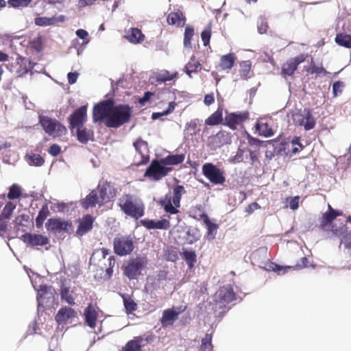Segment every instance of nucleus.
I'll return each mask as SVG.
<instances>
[{
	"label": "nucleus",
	"mask_w": 351,
	"mask_h": 351,
	"mask_svg": "<svg viewBox=\"0 0 351 351\" xmlns=\"http://www.w3.org/2000/svg\"><path fill=\"white\" fill-rule=\"evenodd\" d=\"M132 115V109L128 105L113 106L112 113L106 122L108 128H117L128 122Z\"/></svg>",
	"instance_id": "nucleus-1"
},
{
	"label": "nucleus",
	"mask_w": 351,
	"mask_h": 351,
	"mask_svg": "<svg viewBox=\"0 0 351 351\" xmlns=\"http://www.w3.org/2000/svg\"><path fill=\"white\" fill-rule=\"evenodd\" d=\"M119 206L121 210L128 215L138 219L143 214L142 202L130 195H125L119 199Z\"/></svg>",
	"instance_id": "nucleus-3"
},
{
	"label": "nucleus",
	"mask_w": 351,
	"mask_h": 351,
	"mask_svg": "<svg viewBox=\"0 0 351 351\" xmlns=\"http://www.w3.org/2000/svg\"><path fill=\"white\" fill-rule=\"evenodd\" d=\"M125 38L132 44H138L145 39V36L138 28H130L125 34Z\"/></svg>",
	"instance_id": "nucleus-25"
},
{
	"label": "nucleus",
	"mask_w": 351,
	"mask_h": 351,
	"mask_svg": "<svg viewBox=\"0 0 351 351\" xmlns=\"http://www.w3.org/2000/svg\"><path fill=\"white\" fill-rule=\"evenodd\" d=\"M21 191L20 186L17 184H13L10 188V191L8 194V197L10 199H16V198L19 197V196L21 195Z\"/></svg>",
	"instance_id": "nucleus-51"
},
{
	"label": "nucleus",
	"mask_w": 351,
	"mask_h": 351,
	"mask_svg": "<svg viewBox=\"0 0 351 351\" xmlns=\"http://www.w3.org/2000/svg\"><path fill=\"white\" fill-rule=\"evenodd\" d=\"M92 132L87 129L80 128L77 129V139L82 143H87L92 136Z\"/></svg>",
	"instance_id": "nucleus-40"
},
{
	"label": "nucleus",
	"mask_w": 351,
	"mask_h": 351,
	"mask_svg": "<svg viewBox=\"0 0 351 351\" xmlns=\"http://www.w3.org/2000/svg\"><path fill=\"white\" fill-rule=\"evenodd\" d=\"M32 0H9L8 4L14 8L18 7H26L27 6Z\"/></svg>",
	"instance_id": "nucleus-56"
},
{
	"label": "nucleus",
	"mask_w": 351,
	"mask_h": 351,
	"mask_svg": "<svg viewBox=\"0 0 351 351\" xmlns=\"http://www.w3.org/2000/svg\"><path fill=\"white\" fill-rule=\"evenodd\" d=\"M331 232L334 235L341 237V243L348 250L351 255V232H346L343 226L337 228L335 225L332 226Z\"/></svg>",
	"instance_id": "nucleus-19"
},
{
	"label": "nucleus",
	"mask_w": 351,
	"mask_h": 351,
	"mask_svg": "<svg viewBox=\"0 0 351 351\" xmlns=\"http://www.w3.org/2000/svg\"><path fill=\"white\" fill-rule=\"evenodd\" d=\"M29 216L27 215H21L16 217L14 220L15 228L18 230H23V228L27 227L29 224Z\"/></svg>",
	"instance_id": "nucleus-42"
},
{
	"label": "nucleus",
	"mask_w": 351,
	"mask_h": 351,
	"mask_svg": "<svg viewBox=\"0 0 351 351\" xmlns=\"http://www.w3.org/2000/svg\"><path fill=\"white\" fill-rule=\"evenodd\" d=\"M115 263L114 258L112 256L108 255L106 258V261L103 263L104 269L106 270V272L109 274L110 273L112 272V267H114Z\"/></svg>",
	"instance_id": "nucleus-53"
},
{
	"label": "nucleus",
	"mask_w": 351,
	"mask_h": 351,
	"mask_svg": "<svg viewBox=\"0 0 351 351\" xmlns=\"http://www.w3.org/2000/svg\"><path fill=\"white\" fill-rule=\"evenodd\" d=\"M75 311L70 307L60 308L56 315V320L59 324H64L66 322L76 317Z\"/></svg>",
	"instance_id": "nucleus-24"
},
{
	"label": "nucleus",
	"mask_w": 351,
	"mask_h": 351,
	"mask_svg": "<svg viewBox=\"0 0 351 351\" xmlns=\"http://www.w3.org/2000/svg\"><path fill=\"white\" fill-rule=\"evenodd\" d=\"M197 231L195 229L189 230L187 232V237L186 239L187 243H193L195 242L197 239Z\"/></svg>",
	"instance_id": "nucleus-58"
},
{
	"label": "nucleus",
	"mask_w": 351,
	"mask_h": 351,
	"mask_svg": "<svg viewBox=\"0 0 351 351\" xmlns=\"http://www.w3.org/2000/svg\"><path fill=\"white\" fill-rule=\"evenodd\" d=\"M176 106V104L175 102H169L167 110L162 111V112H154L152 114V119L156 120L162 116H167L171 114L174 110Z\"/></svg>",
	"instance_id": "nucleus-46"
},
{
	"label": "nucleus",
	"mask_w": 351,
	"mask_h": 351,
	"mask_svg": "<svg viewBox=\"0 0 351 351\" xmlns=\"http://www.w3.org/2000/svg\"><path fill=\"white\" fill-rule=\"evenodd\" d=\"M343 88V83L340 81L335 82L332 85V92L334 95L336 97L339 94H341Z\"/></svg>",
	"instance_id": "nucleus-59"
},
{
	"label": "nucleus",
	"mask_w": 351,
	"mask_h": 351,
	"mask_svg": "<svg viewBox=\"0 0 351 351\" xmlns=\"http://www.w3.org/2000/svg\"><path fill=\"white\" fill-rule=\"evenodd\" d=\"M141 223L147 229L167 230L170 228V221L165 216L158 220H142Z\"/></svg>",
	"instance_id": "nucleus-20"
},
{
	"label": "nucleus",
	"mask_w": 351,
	"mask_h": 351,
	"mask_svg": "<svg viewBox=\"0 0 351 351\" xmlns=\"http://www.w3.org/2000/svg\"><path fill=\"white\" fill-rule=\"evenodd\" d=\"M299 200H300V197L299 196H295L293 197H289L287 199V203L289 204V207L291 209V210H296L298 209V206H299Z\"/></svg>",
	"instance_id": "nucleus-57"
},
{
	"label": "nucleus",
	"mask_w": 351,
	"mask_h": 351,
	"mask_svg": "<svg viewBox=\"0 0 351 351\" xmlns=\"http://www.w3.org/2000/svg\"><path fill=\"white\" fill-rule=\"evenodd\" d=\"M304 59L302 57H296L292 59L289 60L287 62H285L282 68V75L284 77L291 76L293 74L294 71L296 70L299 64L303 62Z\"/></svg>",
	"instance_id": "nucleus-23"
},
{
	"label": "nucleus",
	"mask_w": 351,
	"mask_h": 351,
	"mask_svg": "<svg viewBox=\"0 0 351 351\" xmlns=\"http://www.w3.org/2000/svg\"><path fill=\"white\" fill-rule=\"evenodd\" d=\"M236 59L237 58L234 53H230L223 55L221 57L218 67L221 70H230L233 67Z\"/></svg>",
	"instance_id": "nucleus-29"
},
{
	"label": "nucleus",
	"mask_w": 351,
	"mask_h": 351,
	"mask_svg": "<svg viewBox=\"0 0 351 351\" xmlns=\"http://www.w3.org/2000/svg\"><path fill=\"white\" fill-rule=\"evenodd\" d=\"M147 264L145 257H136L130 259L124 267V274L130 279L136 278Z\"/></svg>",
	"instance_id": "nucleus-6"
},
{
	"label": "nucleus",
	"mask_w": 351,
	"mask_h": 351,
	"mask_svg": "<svg viewBox=\"0 0 351 351\" xmlns=\"http://www.w3.org/2000/svg\"><path fill=\"white\" fill-rule=\"evenodd\" d=\"M94 218L90 215H86L82 218L79 219V226L76 231L78 236H83L93 228V223Z\"/></svg>",
	"instance_id": "nucleus-22"
},
{
	"label": "nucleus",
	"mask_w": 351,
	"mask_h": 351,
	"mask_svg": "<svg viewBox=\"0 0 351 351\" xmlns=\"http://www.w3.org/2000/svg\"><path fill=\"white\" fill-rule=\"evenodd\" d=\"M252 67V62L250 60L242 61L240 63L239 74L242 79L250 77V73Z\"/></svg>",
	"instance_id": "nucleus-37"
},
{
	"label": "nucleus",
	"mask_w": 351,
	"mask_h": 351,
	"mask_svg": "<svg viewBox=\"0 0 351 351\" xmlns=\"http://www.w3.org/2000/svg\"><path fill=\"white\" fill-rule=\"evenodd\" d=\"M46 226L49 230L60 233L69 232L71 229V222L60 219H49Z\"/></svg>",
	"instance_id": "nucleus-14"
},
{
	"label": "nucleus",
	"mask_w": 351,
	"mask_h": 351,
	"mask_svg": "<svg viewBox=\"0 0 351 351\" xmlns=\"http://www.w3.org/2000/svg\"><path fill=\"white\" fill-rule=\"evenodd\" d=\"M256 130L265 137H270L274 134L272 130L269 128L267 123L258 122L256 124Z\"/></svg>",
	"instance_id": "nucleus-43"
},
{
	"label": "nucleus",
	"mask_w": 351,
	"mask_h": 351,
	"mask_svg": "<svg viewBox=\"0 0 351 351\" xmlns=\"http://www.w3.org/2000/svg\"><path fill=\"white\" fill-rule=\"evenodd\" d=\"M114 100L108 99L104 100L93 108V121L94 122H101L105 120L106 122L107 119L109 118L112 113V108L114 106Z\"/></svg>",
	"instance_id": "nucleus-5"
},
{
	"label": "nucleus",
	"mask_w": 351,
	"mask_h": 351,
	"mask_svg": "<svg viewBox=\"0 0 351 351\" xmlns=\"http://www.w3.org/2000/svg\"><path fill=\"white\" fill-rule=\"evenodd\" d=\"M200 66V63L195 60V56H192L190 61L184 66V71L190 77H191V73L197 72Z\"/></svg>",
	"instance_id": "nucleus-36"
},
{
	"label": "nucleus",
	"mask_w": 351,
	"mask_h": 351,
	"mask_svg": "<svg viewBox=\"0 0 351 351\" xmlns=\"http://www.w3.org/2000/svg\"><path fill=\"white\" fill-rule=\"evenodd\" d=\"M123 304L128 313H132L136 309V304L129 295H123Z\"/></svg>",
	"instance_id": "nucleus-45"
},
{
	"label": "nucleus",
	"mask_w": 351,
	"mask_h": 351,
	"mask_svg": "<svg viewBox=\"0 0 351 351\" xmlns=\"http://www.w3.org/2000/svg\"><path fill=\"white\" fill-rule=\"evenodd\" d=\"M82 204L87 209L96 205L101 206L103 203L99 197L98 192L93 190L86 197Z\"/></svg>",
	"instance_id": "nucleus-27"
},
{
	"label": "nucleus",
	"mask_w": 351,
	"mask_h": 351,
	"mask_svg": "<svg viewBox=\"0 0 351 351\" xmlns=\"http://www.w3.org/2000/svg\"><path fill=\"white\" fill-rule=\"evenodd\" d=\"M61 298L62 300H64L69 304H74V298L70 293V291L68 288L62 287L61 289Z\"/></svg>",
	"instance_id": "nucleus-52"
},
{
	"label": "nucleus",
	"mask_w": 351,
	"mask_h": 351,
	"mask_svg": "<svg viewBox=\"0 0 351 351\" xmlns=\"http://www.w3.org/2000/svg\"><path fill=\"white\" fill-rule=\"evenodd\" d=\"M243 120V116L241 114L230 113L225 118V124L232 130H235L239 124Z\"/></svg>",
	"instance_id": "nucleus-32"
},
{
	"label": "nucleus",
	"mask_w": 351,
	"mask_h": 351,
	"mask_svg": "<svg viewBox=\"0 0 351 351\" xmlns=\"http://www.w3.org/2000/svg\"><path fill=\"white\" fill-rule=\"evenodd\" d=\"M60 151L61 147L58 145L53 144L49 149V153L53 156H56L60 153Z\"/></svg>",
	"instance_id": "nucleus-63"
},
{
	"label": "nucleus",
	"mask_w": 351,
	"mask_h": 351,
	"mask_svg": "<svg viewBox=\"0 0 351 351\" xmlns=\"http://www.w3.org/2000/svg\"><path fill=\"white\" fill-rule=\"evenodd\" d=\"M32 47L38 52L42 50V43L41 40L40 38H37L36 39H34L31 42Z\"/></svg>",
	"instance_id": "nucleus-64"
},
{
	"label": "nucleus",
	"mask_w": 351,
	"mask_h": 351,
	"mask_svg": "<svg viewBox=\"0 0 351 351\" xmlns=\"http://www.w3.org/2000/svg\"><path fill=\"white\" fill-rule=\"evenodd\" d=\"M136 151L143 156L147 152V143L142 139H138L134 143Z\"/></svg>",
	"instance_id": "nucleus-47"
},
{
	"label": "nucleus",
	"mask_w": 351,
	"mask_h": 351,
	"mask_svg": "<svg viewBox=\"0 0 351 351\" xmlns=\"http://www.w3.org/2000/svg\"><path fill=\"white\" fill-rule=\"evenodd\" d=\"M208 141V145L213 149H215L225 144L229 143L230 141V138L228 132L220 131L216 135L210 136Z\"/></svg>",
	"instance_id": "nucleus-17"
},
{
	"label": "nucleus",
	"mask_w": 351,
	"mask_h": 351,
	"mask_svg": "<svg viewBox=\"0 0 351 351\" xmlns=\"http://www.w3.org/2000/svg\"><path fill=\"white\" fill-rule=\"evenodd\" d=\"M108 255L109 251L107 249L95 250L90 258V263L104 269L103 263L106 261V258Z\"/></svg>",
	"instance_id": "nucleus-21"
},
{
	"label": "nucleus",
	"mask_w": 351,
	"mask_h": 351,
	"mask_svg": "<svg viewBox=\"0 0 351 351\" xmlns=\"http://www.w3.org/2000/svg\"><path fill=\"white\" fill-rule=\"evenodd\" d=\"M243 150L239 149L237 154L230 159V162L233 163L240 162L243 160Z\"/></svg>",
	"instance_id": "nucleus-61"
},
{
	"label": "nucleus",
	"mask_w": 351,
	"mask_h": 351,
	"mask_svg": "<svg viewBox=\"0 0 351 351\" xmlns=\"http://www.w3.org/2000/svg\"><path fill=\"white\" fill-rule=\"evenodd\" d=\"M174 216H171L170 215H165L167 219L170 221V227L171 226H176L180 222V218L177 215V214L173 215Z\"/></svg>",
	"instance_id": "nucleus-62"
},
{
	"label": "nucleus",
	"mask_w": 351,
	"mask_h": 351,
	"mask_svg": "<svg viewBox=\"0 0 351 351\" xmlns=\"http://www.w3.org/2000/svg\"><path fill=\"white\" fill-rule=\"evenodd\" d=\"M234 293L231 287L220 288L215 294L214 298L219 308H222L234 300Z\"/></svg>",
	"instance_id": "nucleus-13"
},
{
	"label": "nucleus",
	"mask_w": 351,
	"mask_h": 351,
	"mask_svg": "<svg viewBox=\"0 0 351 351\" xmlns=\"http://www.w3.org/2000/svg\"><path fill=\"white\" fill-rule=\"evenodd\" d=\"M201 351H213L212 337L206 334L202 340Z\"/></svg>",
	"instance_id": "nucleus-49"
},
{
	"label": "nucleus",
	"mask_w": 351,
	"mask_h": 351,
	"mask_svg": "<svg viewBox=\"0 0 351 351\" xmlns=\"http://www.w3.org/2000/svg\"><path fill=\"white\" fill-rule=\"evenodd\" d=\"M84 315L86 324L91 328H94L96 326L97 319V312L96 308L92 305H89L84 310Z\"/></svg>",
	"instance_id": "nucleus-26"
},
{
	"label": "nucleus",
	"mask_w": 351,
	"mask_h": 351,
	"mask_svg": "<svg viewBox=\"0 0 351 351\" xmlns=\"http://www.w3.org/2000/svg\"><path fill=\"white\" fill-rule=\"evenodd\" d=\"M26 162L31 166L40 167L43 165L45 160L39 154L31 153L25 156Z\"/></svg>",
	"instance_id": "nucleus-34"
},
{
	"label": "nucleus",
	"mask_w": 351,
	"mask_h": 351,
	"mask_svg": "<svg viewBox=\"0 0 351 351\" xmlns=\"http://www.w3.org/2000/svg\"><path fill=\"white\" fill-rule=\"evenodd\" d=\"M22 240L31 247L43 246L49 243V239L42 234L25 233L22 236Z\"/></svg>",
	"instance_id": "nucleus-15"
},
{
	"label": "nucleus",
	"mask_w": 351,
	"mask_h": 351,
	"mask_svg": "<svg viewBox=\"0 0 351 351\" xmlns=\"http://www.w3.org/2000/svg\"><path fill=\"white\" fill-rule=\"evenodd\" d=\"M266 269L269 271H273L277 272L278 274H284L287 272L288 270L291 269V267H282L275 264L274 263H268L266 265Z\"/></svg>",
	"instance_id": "nucleus-44"
},
{
	"label": "nucleus",
	"mask_w": 351,
	"mask_h": 351,
	"mask_svg": "<svg viewBox=\"0 0 351 351\" xmlns=\"http://www.w3.org/2000/svg\"><path fill=\"white\" fill-rule=\"evenodd\" d=\"M167 22L169 24L182 27L185 23V18L181 11L177 10L169 14Z\"/></svg>",
	"instance_id": "nucleus-30"
},
{
	"label": "nucleus",
	"mask_w": 351,
	"mask_h": 351,
	"mask_svg": "<svg viewBox=\"0 0 351 351\" xmlns=\"http://www.w3.org/2000/svg\"><path fill=\"white\" fill-rule=\"evenodd\" d=\"M335 42L340 46L351 48V36L339 34L335 38Z\"/></svg>",
	"instance_id": "nucleus-41"
},
{
	"label": "nucleus",
	"mask_w": 351,
	"mask_h": 351,
	"mask_svg": "<svg viewBox=\"0 0 351 351\" xmlns=\"http://www.w3.org/2000/svg\"><path fill=\"white\" fill-rule=\"evenodd\" d=\"M47 211L44 210L43 209L41 210L38 213V215L36 219V222L37 226H40V225L43 224L44 220L45 219V218L47 217Z\"/></svg>",
	"instance_id": "nucleus-60"
},
{
	"label": "nucleus",
	"mask_w": 351,
	"mask_h": 351,
	"mask_svg": "<svg viewBox=\"0 0 351 351\" xmlns=\"http://www.w3.org/2000/svg\"><path fill=\"white\" fill-rule=\"evenodd\" d=\"M38 119L39 123L49 136L55 138L62 137L66 134V127L56 119L39 114Z\"/></svg>",
	"instance_id": "nucleus-2"
},
{
	"label": "nucleus",
	"mask_w": 351,
	"mask_h": 351,
	"mask_svg": "<svg viewBox=\"0 0 351 351\" xmlns=\"http://www.w3.org/2000/svg\"><path fill=\"white\" fill-rule=\"evenodd\" d=\"M185 158L184 154L169 155L165 158H161V162L167 165H177L182 163Z\"/></svg>",
	"instance_id": "nucleus-33"
},
{
	"label": "nucleus",
	"mask_w": 351,
	"mask_h": 351,
	"mask_svg": "<svg viewBox=\"0 0 351 351\" xmlns=\"http://www.w3.org/2000/svg\"><path fill=\"white\" fill-rule=\"evenodd\" d=\"M211 35V26L210 23L202 31L201 34L202 40L204 43V45L206 46L208 45Z\"/></svg>",
	"instance_id": "nucleus-54"
},
{
	"label": "nucleus",
	"mask_w": 351,
	"mask_h": 351,
	"mask_svg": "<svg viewBox=\"0 0 351 351\" xmlns=\"http://www.w3.org/2000/svg\"><path fill=\"white\" fill-rule=\"evenodd\" d=\"M35 24L38 26H48L54 25L53 17H37L35 19Z\"/></svg>",
	"instance_id": "nucleus-50"
},
{
	"label": "nucleus",
	"mask_w": 351,
	"mask_h": 351,
	"mask_svg": "<svg viewBox=\"0 0 351 351\" xmlns=\"http://www.w3.org/2000/svg\"><path fill=\"white\" fill-rule=\"evenodd\" d=\"M142 339L138 337L128 341L123 351H141Z\"/></svg>",
	"instance_id": "nucleus-35"
},
{
	"label": "nucleus",
	"mask_w": 351,
	"mask_h": 351,
	"mask_svg": "<svg viewBox=\"0 0 351 351\" xmlns=\"http://www.w3.org/2000/svg\"><path fill=\"white\" fill-rule=\"evenodd\" d=\"M293 119L295 125L303 126L306 130H310L315 125V119L306 109H304L302 113L293 114Z\"/></svg>",
	"instance_id": "nucleus-11"
},
{
	"label": "nucleus",
	"mask_w": 351,
	"mask_h": 351,
	"mask_svg": "<svg viewBox=\"0 0 351 351\" xmlns=\"http://www.w3.org/2000/svg\"><path fill=\"white\" fill-rule=\"evenodd\" d=\"M86 106H83L75 110L70 117L69 121L72 128H82L86 117Z\"/></svg>",
	"instance_id": "nucleus-16"
},
{
	"label": "nucleus",
	"mask_w": 351,
	"mask_h": 351,
	"mask_svg": "<svg viewBox=\"0 0 351 351\" xmlns=\"http://www.w3.org/2000/svg\"><path fill=\"white\" fill-rule=\"evenodd\" d=\"M204 176L215 184H222L226 179L223 171L212 163H206L202 166Z\"/></svg>",
	"instance_id": "nucleus-9"
},
{
	"label": "nucleus",
	"mask_w": 351,
	"mask_h": 351,
	"mask_svg": "<svg viewBox=\"0 0 351 351\" xmlns=\"http://www.w3.org/2000/svg\"><path fill=\"white\" fill-rule=\"evenodd\" d=\"M133 239L130 235L115 238L113 243L115 253L121 256L130 254L134 250Z\"/></svg>",
	"instance_id": "nucleus-7"
},
{
	"label": "nucleus",
	"mask_w": 351,
	"mask_h": 351,
	"mask_svg": "<svg viewBox=\"0 0 351 351\" xmlns=\"http://www.w3.org/2000/svg\"><path fill=\"white\" fill-rule=\"evenodd\" d=\"M56 291L52 287L46 285L40 286L38 290L37 301L38 308L40 310L42 306L47 303H51L55 299Z\"/></svg>",
	"instance_id": "nucleus-12"
},
{
	"label": "nucleus",
	"mask_w": 351,
	"mask_h": 351,
	"mask_svg": "<svg viewBox=\"0 0 351 351\" xmlns=\"http://www.w3.org/2000/svg\"><path fill=\"white\" fill-rule=\"evenodd\" d=\"M171 169V168L167 167L165 165L162 164L161 159L160 160H154L147 167L145 173V176L153 180H159L167 176Z\"/></svg>",
	"instance_id": "nucleus-8"
},
{
	"label": "nucleus",
	"mask_w": 351,
	"mask_h": 351,
	"mask_svg": "<svg viewBox=\"0 0 351 351\" xmlns=\"http://www.w3.org/2000/svg\"><path fill=\"white\" fill-rule=\"evenodd\" d=\"M201 218L203 219L204 223L206 226V228L208 230L207 239L208 240H213L215 238V235L217 234V225L215 223L211 222L208 217L205 214L202 215Z\"/></svg>",
	"instance_id": "nucleus-31"
},
{
	"label": "nucleus",
	"mask_w": 351,
	"mask_h": 351,
	"mask_svg": "<svg viewBox=\"0 0 351 351\" xmlns=\"http://www.w3.org/2000/svg\"><path fill=\"white\" fill-rule=\"evenodd\" d=\"M96 191L98 192L99 197L102 203L109 201L110 198L116 195L114 189L108 182L99 184Z\"/></svg>",
	"instance_id": "nucleus-18"
},
{
	"label": "nucleus",
	"mask_w": 351,
	"mask_h": 351,
	"mask_svg": "<svg viewBox=\"0 0 351 351\" xmlns=\"http://www.w3.org/2000/svg\"><path fill=\"white\" fill-rule=\"evenodd\" d=\"M186 193L184 187L181 185H177L173 188V195L172 199H166L162 202V206L165 210L170 215H176L179 213L177 208L180 206V199L182 196Z\"/></svg>",
	"instance_id": "nucleus-4"
},
{
	"label": "nucleus",
	"mask_w": 351,
	"mask_h": 351,
	"mask_svg": "<svg viewBox=\"0 0 351 351\" xmlns=\"http://www.w3.org/2000/svg\"><path fill=\"white\" fill-rule=\"evenodd\" d=\"M341 215V213L333 209L331 206L328 205V210L323 214L320 225L323 228H325L329 223H330L337 216Z\"/></svg>",
	"instance_id": "nucleus-28"
},
{
	"label": "nucleus",
	"mask_w": 351,
	"mask_h": 351,
	"mask_svg": "<svg viewBox=\"0 0 351 351\" xmlns=\"http://www.w3.org/2000/svg\"><path fill=\"white\" fill-rule=\"evenodd\" d=\"M182 255L189 267L192 268L196 261V254L195 251L188 250L185 248H183Z\"/></svg>",
	"instance_id": "nucleus-39"
},
{
	"label": "nucleus",
	"mask_w": 351,
	"mask_h": 351,
	"mask_svg": "<svg viewBox=\"0 0 351 351\" xmlns=\"http://www.w3.org/2000/svg\"><path fill=\"white\" fill-rule=\"evenodd\" d=\"M186 308V306L181 305L165 310L160 319L162 326L167 328L172 326L178 319V315L184 312Z\"/></svg>",
	"instance_id": "nucleus-10"
},
{
	"label": "nucleus",
	"mask_w": 351,
	"mask_h": 351,
	"mask_svg": "<svg viewBox=\"0 0 351 351\" xmlns=\"http://www.w3.org/2000/svg\"><path fill=\"white\" fill-rule=\"evenodd\" d=\"M194 34V29L190 26H187L185 28L184 36V46L186 48L191 47V40Z\"/></svg>",
	"instance_id": "nucleus-48"
},
{
	"label": "nucleus",
	"mask_w": 351,
	"mask_h": 351,
	"mask_svg": "<svg viewBox=\"0 0 351 351\" xmlns=\"http://www.w3.org/2000/svg\"><path fill=\"white\" fill-rule=\"evenodd\" d=\"M199 124V121L197 119L191 120L186 123V129L190 132L191 134H196L197 126Z\"/></svg>",
	"instance_id": "nucleus-55"
},
{
	"label": "nucleus",
	"mask_w": 351,
	"mask_h": 351,
	"mask_svg": "<svg viewBox=\"0 0 351 351\" xmlns=\"http://www.w3.org/2000/svg\"><path fill=\"white\" fill-rule=\"evenodd\" d=\"M222 121V110L218 109L212 114L205 121L208 125H216Z\"/></svg>",
	"instance_id": "nucleus-38"
}]
</instances>
